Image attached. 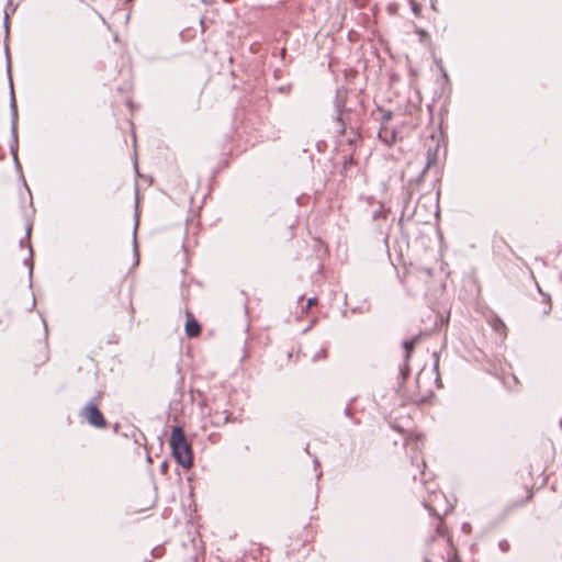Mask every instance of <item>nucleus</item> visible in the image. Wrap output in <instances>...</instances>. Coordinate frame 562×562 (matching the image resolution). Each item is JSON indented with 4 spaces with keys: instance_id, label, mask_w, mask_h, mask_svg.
Wrapping results in <instances>:
<instances>
[{
    "instance_id": "20e7f679",
    "label": "nucleus",
    "mask_w": 562,
    "mask_h": 562,
    "mask_svg": "<svg viewBox=\"0 0 562 562\" xmlns=\"http://www.w3.org/2000/svg\"><path fill=\"white\" fill-rule=\"evenodd\" d=\"M201 331V325L189 310L186 311L184 333L189 338L195 337Z\"/></svg>"
},
{
    "instance_id": "f8f14e48",
    "label": "nucleus",
    "mask_w": 562,
    "mask_h": 562,
    "mask_svg": "<svg viewBox=\"0 0 562 562\" xmlns=\"http://www.w3.org/2000/svg\"><path fill=\"white\" fill-rule=\"evenodd\" d=\"M29 257H26L24 260H23V263L24 266H26L29 268V286L32 288L33 285V281H32V278H33V249H32V246L29 244Z\"/></svg>"
},
{
    "instance_id": "2f4dec72",
    "label": "nucleus",
    "mask_w": 562,
    "mask_h": 562,
    "mask_svg": "<svg viewBox=\"0 0 562 562\" xmlns=\"http://www.w3.org/2000/svg\"><path fill=\"white\" fill-rule=\"evenodd\" d=\"M424 505H425V507L428 509V512H429V514H430L431 516L439 517V514H438V513H437L432 507H430V506H429V505H427L426 503H425Z\"/></svg>"
},
{
    "instance_id": "1a4fd4ad",
    "label": "nucleus",
    "mask_w": 562,
    "mask_h": 562,
    "mask_svg": "<svg viewBox=\"0 0 562 562\" xmlns=\"http://www.w3.org/2000/svg\"><path fill=\"white\" fill-rule=\"evenodd\" d=\"M440 144H437L434 147H429L426 153V170H429L438 161V153H439Z\"/></svg>"
},
{
    "instance_id": "9b49d317",
    "label": "nucleus",
    "mask_w": 562,
    "mask_h": 562,
    "mask_svg": "<svg viewBox=\"0 0 562 562\" xmlns=\"http://www.w3.org/2000/svg\"><path fill=\"white\" fill-rule=\"evenodd\" d=\"M137 226H138V212L136 210L135 211V225H134V231H133V254H134V258H135V262H134L135 266L138 265V262H139V252L137 249V240H136Z\"/></svg>"
},
{
    "instance_id": "9d476101",
    "label": "nucleus",
    "mask_w": 562,
    "mask_h": 562,
    "mask_svg": "<svg viewBox=\"0 0 562 562\" xmlns=\"http://www.w3.org/2000/svg\"><path fill=\"white\" fill-rule=\"evenodd\" d=\"M234 420V418L232 417V414L228 413L227 411H224L223 413H218L216 412L214 415H213V425L214 426H220L221 424H227L229 422Z\"/></svg>"
},
{
    "instance_id": "a19ab883",
    "label": "nucleus",
    "mask_w": 562,
    "mask_h": 562,
    "mask_svg": "<svg viewBox=\"0 0 562 562\" xmlns=\"http://www.w3.org/2000/svg\"><path fill=\"white\" fill-rule=\"evenodd\" d=\"M385 137H386V135H383L382 131L380 130L378 133V138L381 140V138H385Z\"/></svg>"
},
{
    "instance_id": "393cba45",
    "label": "nucleus",
    "mask_w": 562,
    "mask_h": 562,
    "mask_svg": "<svg viewBox=\"0 0 562 562\" xmlns=\"http://www.w3.org/2000/svg\"><path fill=\"white\" fill-rule=\"evenodd\" d=\"M18 4H12V0H7V8L10 14L16 11Z\"/></svg>"
},
{
    "instance_id": "79ce46f5",
    "label": "nucleus",
    "mask_w": 562,
    "mask_h": 562,
    "mask_svg": "<svg viewBox=\"0 0 562 562\" xmlns=\"http://www.w3.org/2000/svg\"><path fill=\"white\" fill-rule=\"evenodd\" d=\"M193 390L191 389L190 390V402L193 403L194 402V396H193Z\"/></svg>"
},
{
    "instance_id": "5701e85b",
    "label": "nucleus",
    "mask_w": 562,
    "mask_h": 562,
    "mask_svg": "<svg viewBox=\"0 0 562 562\" xmlns=\"http://www.w3.org/2000/svg\"><path fill=\"white\" fill-rule=\"evenodd\" d=\"M428 172V170H426V166H424L423 170L419 172V175L414 179V182L415 183H420L423 180H424V177L425 175Z\"/></svg>"
},
{
    "instance_id": "f257e3e1",
    "label": "nucleus",
    "mask_w": 562,
    "mask_h": 562,
    "mask_svg": "<svg viewBox=\"0 0 562 562\" xmlns=\"http://www.w3.org/2000/svg\"><path fill=\"white\" fill-rule=\"evenodd\" d=\"M170 453L176 464L182 469H190L193 465L192 443L187 439L184 429L180 425L171 428L169 437Z\"/></svg>"
},
{
    "instance_id": "c03bdc74",
    "label": "nucleus",
    "mask_w": 562,
    "mask_h": 562,
    "mask_svg": "<svg viewBox=\"0 0 562 562\" xmlns=\"http://www.w3.org/2000/svg\"><path fill=\"white\" fill-rule=\"evenodd\" d=\"M351 133H355L356 137H360V134L358 131H355L352 127L350 128Z\"/></svg>"
},
{
    "instance_id": "72a5a7b5",
    "label": "nucleus",
    "mask_w": 562,
    "mask_h": 562,
    "mask_svg": "<svg viewBox=\"0 0 562 562\" xmlns=\"http://www.w3.org/2000/svg\"><path fill=\"white\" fill-rule=\"evenodd\" d=\"M335 121L338 122L340 125L345 124L340 114V110L338 109V113L335 116Z\"/></svg>"
},
{
    "instance_id": "f3484780",
    "label": "nucleus",
    "mask_w": 562,
    "mask_h": 562,
    "mask_svg": "<svg viewBox=\"0 0 562 562\" xmlns=\"http://www.w3.org/2000/svg\"><path fill=\"white\" fill-rule=\"evenodd\" d=\"M356 164L352 155L345 156L342 161V172H345L347 169H349L351 166Z\"/></svg>"
},
{
    "instance_id": "0eeeda50",
    "label": "nucleus",
    "mask_w": 562,
    "mask_h": 562,
    "mask_svg": "<svg viewBox=\"0 0 562 562\" xmlns=\"http://www.w3.org/2000/svg\"><path fill=\"white\" fill-rule=\"evenodd\" d=\"M402 195H403V206H402L401 216L398 218V225L401 227H403L405 215L407 213V210L409 207V203H411L412 198H413V192L411 190H408V189H404L403 192H402Z\"/></svg>"
},
{
    "instance_id": "4468645a",
    "label": "nucleus",
    "mask_w": 562,
    "mask_h": 562,
    "mask_svg": "<svg viewBox=\"0 0 562 562\" xmlns=\"http://www.w3.org/2000/svg\"><path fill=\"white\" fill-rule=\"evenodd\" d=\"M409 374H411L409 362H405V360H404L403 364L400 368V373H398V380H401L400 385L405 383V381L408 379Z\"/></svg>"
},
{
    "instance_id": "6ab92c4d",
    "label": "nucleus",
    "mask_w": 562,
    "mask_h": 562,
    "mask_svg": "<svg viewBox=\"0 0 562 562\" xmlns=\"http://www.w3.org/2000/svg\"><path fill=\"white\" fill-rule=\"evenodd\" d=\"M175 391L176 392H179V391H184V379L182 375H180L177 381H176V385H175Z\"/></svg>"
},
{
    "instance_id": "c9c22d12",
    "label": "nucleus",
    "mask_w": 562,
    "mask_h": 562,
    "mask_svg": "<svg viewBox=\"0 0 562 562\" xmlns=\"http://www.w3.org/2000/svg\"><path fill=\"white\" fill-rule=\"evenodd\" d=\"M440 70H441L442 78L448 80L449 79L448 74H447V71H446V69L443 68L442 65H440Z\"/></svg>"
},
{
    "instance_id": "37998d69",
    "label": "nucleus",
    "mask_w": 562,
    "mask_h": 562,
    "mask_svg": "<svg viewBox=\"0 0 562 562\" xmlns=\"http://www.w3.org/2000/svg\"><path fill=\"white\" fill-rule=\"evenodd\" d=\"M35 304H36V301H35V296L33 295L32 305H31L30 311H32L35 307Z\"/></svg>"
},
{
    "instance_id": "f03ea898",
    "label": "nucleus",
    "mask_w": 562,
    "mask_h": 562,
    "mask_svg": "<svg viewBox=\"0 0 562 562\" xmlns=\"http://www.w3.org/2000/svg\"><path fill=\"white\" fill-rule=\"evenodd\" d=\"M8 78H9V87H10V114H11V142H10V153L12 156H15L18 154L19 149V137H18V120H19V112H18V105L15 101L14 95V87L12 81V70L10 68V61L8 60Z\"/></svg>"
},
{
    "instance_id": "4be33fe9",
    "label": "nucleus",
    "mask_w": 562,
    "mask_h": 562,
    "mask_svg": "<svg viewBox=\"0 0 562 562\" xmlns=\"http://www.w3.org/2000/svg\"><path fill=\"white\" fill-rule=\"evenodd\" d=\"M498 548L502 552H507L510 549V544L506 539L498 542Z\"/></svg>"
},
{
    "instance_id": "6e6552de",
    "label": "nucleus",
    "mask_w": 562,
    "mask_h": 562,
    "mask_svg": "<svg viewBox=\"0 0 562 562\" xmlns=\"http://www.w3.org/2000/svg\"><path fill=\"white\" fill-rule=\"evenodd\" d=\"M9 19H10V13H9L8 9H4V16H3L4 54H5L7 61L9 60L11 63L10 50H9V46H8V40H9V35H10V22H9Z\"/></svg>"
},
{
    "instance_id": "dca6fc26",
    "label": "nucleus",
    "mask_w": 562,
    "mask_h": 562,
    "mask_svg": "<svg viewBox=\"0 0 562 562\" xmlns=\"http://www.w3.org/2000/svg\"><path fill=\"white\" fill-rule=\"evenodd\" d=\"M396 135L395 131H391L389 136L386 135L385 138H381V142L387 146H392L396 142Z\"/></svg>"
},
{
    "instance_id": "cd10ccee",
    "label": "nucleus",
    "mask_w": 562,
    "mask_h": 562,
    "mask_svg": "<svg viewBox=\"0 0 562 562\" xmlns=\"http://www.w3.org/2000/svg\"><path fill=\"white\" fill-rule=\"evenodd\" d=\"M392 117H393V113H392V111H384V112L382 113V116H381V119H382V121H383V122H387V121H390Z\"/></svg>"
},
{
    "instance_id": "6e6d98bb",
    "label": "nucleus",
    "mask_w": 562,
    "mask_h": 562,
    "mask_svg": "<svg viewBox=\"0 0 562 562\" xmlns=\"http://www.w3.org/2000/svg\"><path fill=\"white\" fill-rule=\"evenodd\" d=\"M225 2H233L234 0H224Z\"/></svg>"
},
{
    "instance_id": "864d4df0",
    "label": "nucleus",
    "mask_w": 562,
    "mask_h": 562,
    "mask_svg": "<svg viewBox=\"0 0 562 562\" xmlns=\"http://www.w3.org/2000/svg\"><path fill=\"white\" fill-rule=\"evenodd\" d=\"M314 464H315V465H318V464H319V462H318V460H317V459H315V460H314Z\"/></svg>"
},
{
    "instance_id": "423d86ee",
    "label": "nucleus",
    "mask_w": 562,
    "mask_h": 562,
    "mask_svg": "<svg viewBox=\"0 0 562 562\" xmlns=\"http://www.w3.org/2000/svg\"><path fill=\"white\" fill-rule=\"evenodd\" d=\"M419 338H420L419 335H415V336H412L409 339H404L402 341V347L404 349L405 362H409V360L412 358L413 350H414L415 346L417 345V342L419 341Z\"/></svg>"
},
{
    "instance_id": "2eb2a0df",
    "label": "nucleus",
    "mask_w": 562,
    "mask_h": 562,
    "mask_svg": "<svg viewBox=\"0 0 562 562\" xmlns=\"http://www.w3.org/2000/svg\"><path fill=\"white\" fill-rule=\"evenodd\" d=\"M389 210L384 209L383 205H380V209L372 213V220L378 221L380 218H385L387 216Z\"/></svg>"
},
{
    "instance_id": "c756f323",
    "label": "nucleus",
    "mask_w": 562,
    "mask_h": 562,
    "mask_svg": "<svg viewBox=\"0 0 562 562\" xmlns=\"http://www.w3.org/2000/svg\"><path fill=\"white\" fill-rule=\"evenodd\" d=\"M160 551H161V548L160 547H156L154 549L150 550V555L153 558H157L160 555Z\"/></svg>"
},
{
    "instance_id": "c85d7f7f",
    "label": "nucleus",
    "mask_w": 562,
    "mask_h": 562,
    "mask_svg": "<svg viewBox=\"0 0 562 562\" xmlns=\"http://www.w3.org/2000/svg\"><path fill=\"white\" fill-rule=\"evenodd\" d=\"M168 469H169V463H168V461H162V462L160 463V465H159V470H160V472H161L162 474H166V473H167V471H168Z\"/></svg>"
},
{
    "instance_id": "b1692460",
    "label": "nucleus",
    "mask_w": 562,
    "mask_h": 562,
    "mask_svg": "<svg viewBox=\"0 0 562 562\" xmlns=\"http://www.w3.org/2000/svg\"><path fill=\"white\" fill-rule=\"evenodd\" d=\"M434 358H435V363H434V371H436L437 373V380L439 379V372H438V369H439V356L437 352H434Z\"/></svg>"
},
{
    "instance_id": "e433bc0d",
    "label": "nucleus",
    "mask_w": 562,
    "mask_h": 562,
    "mask_svg": "<svg viewBox=\"0 0 562 562\" xmlns=\"http://www.w3.org/2000/svg\"><path fill=\"white\" fill-rule=\"evenodd\" d=\"M25 231H26V238H27L30 236V234H31V231H32V224L31 223L26 224Z\"/></svg>"
},
{
    "instance_id": "bb28decb",
    "label": "nucleus",
    "mask_w": 562,
    "mask_h": 562,
    "mask_svg": "<svg viewBox=\"0 0 562 562\" xmlns=\"http://www.w3.org/2000/svg\"><path fill=\"white\" fill-rule=\"evenodd\" d=\"M316 302H317V297L316 296H312V297L307 299L305 307L303 308V311L308 310Z\"/></svg>"
},
{
    "instance_id": "4d7b16f0",
    "label": "nucleus",
    "mask_w": 562,
    "mask_h": 562,
    "mask_svg": "<svg viewBox=\"0 0 562 562\" xmlns=\"http://www.w3.org/2000/svg\"><path fill=\"white\" fill-rule=\"evenodd\" d=\"M560 426H561V428H562V419L560 420Z\"/></svg>"
},
{
    "instance_id": "de8ad7c7",
    "label": "nucleus",
    "mask_w": 562,
    "mask_h": 562,
    "mask_svg": "<svg viewBox=\"0 0 562 562\" xmlns=\"http://www.w3.org/2000/svg\"><path fill=\"white\" fill-rule=\"evenodd\" d=\"M20 247H24V239L23 238L20 240Z\"/></svg>"
},
{
    "instance_id": "49530a36",
    "label": "nucleus",
    "mask_w": 562,
    "mask_h": 562,
    "mask_svg": "<svg viewBox=\"0 0 562 562\" xmlns=\"http://www.w3.org/2000/svg\"><path fill=\"white\" fill-rule=\"evenodd\" d=\"M497 322L503 328H505V324L501 319H498Z\"/></svg>"
},
{
    "instance_id": "a18cd8bd",
    "label": "nucleus",
    "mask_w": 562,
    "mask_h": 562,
    "mask_svg": "<svg viewBox=\"0 0 562 562\" xmlns=\"http://www.w3.org/2000/svg\"><path fill=\"white\" fill-rule=\"evenodd\" d=\"M424 475H425V472H424V470H423V471L420 472V479H419V480H420V482H423V483L425 482V481H424Z\"/></svg>"
},
{
    "instance_id": "3c124183",
    "label": "nucleus",
    "mask_w": 562,
    "mask_h": 562,
    "mask_svg": "<svg viewBox=\"0 0 562 562\" xmlns=\"http://www.w3.org/2000/svg\"><path fill=\"white\" fill-rule=\"evenodd\" d=\"M418 33L419 34H425L426 32H425V30H418Z\"/></svg>"
},
{
    "instance_id": "412c9836",
    "label": "nucleus",
    "mask_w": 562,
    "mask_h": 562,
    "mask_svg": "<svg viewBox=\"0 0 562 562\" xmlns=\"http://www.w3.org/2000/svg\"><path fill=\"white\" fill-rule=\"evenodd\" d=\"M544 301H546V306L543 310V314L548 315L552 308L550 295H544Z\"/></svg>"
},
{
    "instance_id": "39448f33",
    "label": "nucleus",
    "mask_w": 562,
    "mask_h": 562,
    "mask_svg": "<svg viewBox=\"0 0 562 562\" xmlns=\"http://www.w3.org/2000/svg\"><path fill=\"white\" fill-rule=\"evenodd\" d=\"M183 397L184 391H173V396L169 402V409L173 412L176 416L183 413Z\"/></svg>"
},
{
    "instance_id": "58836bf2",
    "label": "nucleus",
    "mask_w": 562,
    "mask_h": 562,
    "mask_svg": "<svg viewBox=\"0 0 562 562\" xmlns=\"http://www.w3.org/2000/svg\"><path fill=\"white\" fill-rule=\"evenodd\" d=\"M470 528H471V526H470V524H468V522H464V524L462 525V530H463V531H465V532H468V531L470 530Z\"/></svg>"
},
{
    "instance_id": "8fccbe9b",
    "label": "nucleus",
    "mask_w": 562,
    "mask_h": 562,
    "mask_svg": "<svg viewBox=\"0 0 562 562\" xmlns=\"http://www.w3.org/2000/svg\"><path fill=\"white\" fill-rule=\"evenodd\" d=\"M203 3L207 4L211 0H201Z\"/></svg>"
},
{
    "instance_id": "5fc2aeb1",
    "label": "nucleus",
    "mask_w": 562,
    "mask_h": 562,
    "mask_svg": "<svg viewBox=\"0 0 562 562\" xmlns=\"http://www.w3.org/2000/svg\"><path fill=\"white\" fill-rule=\"evenodd\" d=\"M396 430L402 431L401 427H394Z\"/></svg>"
},
{
    "instance_id": "473e14b6",
    "label": "nucleus",
    "mask_w": 562,
    "mask_h": 562,
    "mask_svg": "<svg viewBox=\"0 0 562 562\" xmlns=\"http://www.w3.org/2000/svg\"><path fill=\"white\" fill-rule=\"evenodd\" d=\"M436 198H437V210H436L435 215L438 217V216H439V198H440V189H438V190H437V192H436Z\"/></svg>"
},
{
    "instance_id": "7c9ffc66",
    "label": "nucleus",
    "mask_w": 562,
    "mask_h": 562,
    "mask_svg": "<svg viewBox=\"0 0 562 562\" xmlns=\"http://www.w3.org/2000/svg\"><path fill=\"white\" fill-rule=\"evenodd\" d=\"M415 211H416V207H413L412 210H409V209L407 210V213L405 215L407 221H411L414 217Z\"/></svg>"
},
{
    "instance_id": "a878e982",
    "label": "nucleus",
    "mask_w": 562,
    "mask_h": 562,
    "mask_svg": "<svg viewBox=\"0 0 562 562\" xmlns=\"http://www.w3.org/2000/svg\"><path fill=\"white\" fill-rule=\"evenodd\" d=\"M411 4H412V11L415 15H418L419 12H420V5L418 3H416L414 0H411Z\"/></svg>"
},
{
    "instance_id": "09e8293b",
    "label": "nucleus",
    "mask_w": 562,
    "mask_h": 562,
    "mask_svg": "<svg viewBox=\"0 0 562 562\" xmlns=\"http://www.w3.org/2000/svg\"><path fill=\"white\" fill-rule=\"evenodd\" d=\"M424 562H431L430 559L428 557H425L424 558Z\"/></svg>"
},
{
    "instance_id": "603ef678",
    "label": "nucleus",
    "mask_w": 562,
    "mask_h": 562,
    "mask_svg": "<svg viewBox=\"0 0 562 562\" xmlns=\"http://www.w3.org/2000/svg\"><path fill=\"white\" fill-rule=\"evenodd\" d=\"M43 323H44V328H45V330L47 331V325H46V323H45V321H44V319H43Z\"/></svg>"
},
{
    "instance_id": "4c0bfd02",
    "label": "nucleus",
    "mask_w": 562,
    "mask_h": 562,
    "mask_svg": "<svg viewBox=\"0 0 562 562\" xmlns=\"http://www.w3.org/2000/svg\"><path fill=\"white\" fill-rule=\"evenodd\" d=\"M345 133H346V125H345V124H342V125H340V128L338 130V135H340V136H341V135H344Z\"/></svg>"
},
{
    "instance_id": "f704fd0d",
    "label": "nucleus",
    "mask_w": 562,
    "mask_h": 562,
    "mask_svg": "<svg viewBox=\"0 0 562 562\" xmlns=\"http://www.w3.org/2000/svg\"><path fill=\"white\" fill-rule=\"evenodd\" d=\"M344 415L347 417L351 416L350 403L345 407Z\"/></svg>"
},
{
    "instance_id": "ddd939ff",
    "label": "nucleus",
    "mask_w": 562,
    "mask_h": 562,
    "mask_svg": "<svg viewBox=\"0 0 562 562\" xmlns=\"http://www.w3.org/2000/svg\"><path fill=\"white\" fill-rule=\"evenodd\" d=\"M13 157V161H14V167L16 169V171L20 173V177L21 179L23 180V184L25 187V189L27 190L29 194H30V203L31 205H33V201H32V194H31V190L30 188L27 187L26 182H25V179L23 177V173H22V166H21V162L19 160V157H18V154H15V156H12Z\"/></svg>"
},
{
    "instance_id": "ea45409f",
    "label": "nucleus",
    "mask_w": 562,
    "mask_h": 562,
    "mask_svg": "<svg viewBox=\"0 0 562 562\" xmlns=\"http://www.w3.org/2000/svg\"><path fill=\"white\" fill-rule=\"evenodd\" d=\"M285 54H286V48L285 47L281 48V52H280L281 58H284Z\"/></svg>"
},
{
    "instance_id": "aec40b11",
    "label": "nucleus",
    "mask_w": 562,
    "mask_h": 562,
    "mask_svg": "<svg viewBox=\"0 0 562 562\" xmlns=\"http://www.w3.org/2000/svg\"><path fill=\"white\" fill-rule=\"evenodd\" d=\"M327 358V350L326 349H321L318 352H316L314 355V357L312 358L313 361H317L319 359H326Z\"/></svg>"
},
{
    "instance_id": "a211bd4d",
    "label": "nucleus",
    "mask_w": 562,
    "mask_h": 562,
    "mask_svg": "<svg viewBox=\"0 0 562 562\" xmlns=\"http://www.w3.org/2000/svg\"><path fill=\"white\" fill-rule=\"evenodd\" d=\"M351 313L353 314H363V313H368L370 311V305L369 304H366V305H362V306H356V307H352L351 310Z\"/></svg>"
},
{
    "instance_id": "7ed1b4c3",
    "label": "nucleus",
    "mask_w": 562,
    "mask_h": 562,
    "mask_svg": "<svg viewBox=\"0 0 562 562\" xmlns=\"http://www.w3.org/2000/svg\"><path fill=\"white\" fill-rule=\"evenodd\" d=\"M80 416L85 418L90 426L98 429L105 428L108 425L106 418L98 407L94 400H91L82 407L80 411Z\"/></svg>"
}]
</instances>
